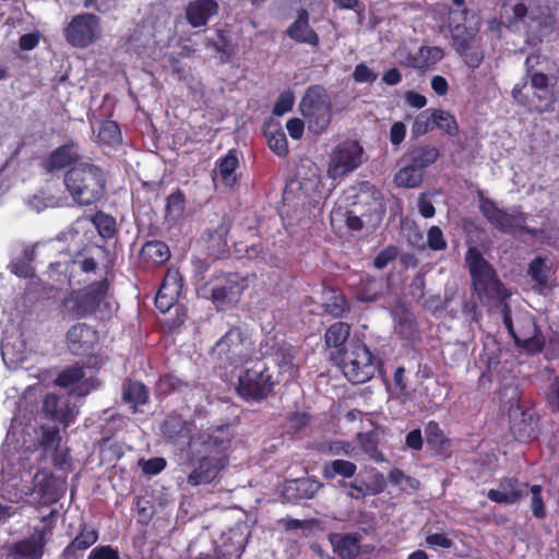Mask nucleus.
<instances>
[{"mask_svg":"<svg viewBox=\"0 0 559 559\" xmlns=\"http://www.w3.org/2000/svg\"><path fill=\"white\" fill-rule=\"evenodd\" d=\"M273 388L271 376L263 361L257 360L239 376L237 391L247 401L264 399Z\"/></svg>","mask_w":559,"mask_h":559,"instance_id":"11","label":"nucleus"},{"mask_svg":"<svg viewBox=\"0 0 559 559\" xmlns=\"http://www.w3.org/2000/svg\"><path fill=\"white\" fill-rule=\"evenodd\" d=\"M64 35L72 46L87 47L102 35L99 19L92 13L78 14L66 27Z\"/></svg>","mask_w":559,"mask_h":559,"instance_id":"12","label":"nucleus"},{"mask_svg":"<svg viewBox=\"0 0 559 559\" xmlns=\"http://www.w3.org/2000/svg\"><path fill=\"white\" fill-rule=\"evenodd\" d=\"M547 403L552 412L559 414V376L554 379L549 386Z\"/></svg>","mask_w":559,"mask_h":559,"instance_id":"61","label":"nucleus"},{"mask_svg":"<svg viewBox=\"0 0 559 559\" xmlns=\"http://www.w3.org/2000/svg\"><path fill=\"white\" fill-rule=\"evenodd\" d=\"M439 156V151L435 146H423L409 152L405 158L409 160L414 166L419 168V171L424 174V169L429 165L433 164Z\"/></svg>","mask_w":559,"mask_h":559,"instance_id":"31","label":"nucleus"},{"mask_svg":"<svg viewBox=\"0 0 559 559\" xmlns=\"http://www.w3.org/2000/svg\"><path fill=\"white\" fill-rule=\"evenodd\" d=\"M93 224L95 225L98 234L104 239L111 238L116 233V222L115 218L108 214L103 212H98L93 216Z\"/></svg>","mask_w":559,"mask_h":559,"instance_id":"45","label":"nucleus"},{"mask_svg":"<svg viewBox=\"0 0 559 559\" xmlns=\"http://www.w3.org/2000/svg\"><path fill=\"white\" fill-rule=\"evenodd\" d=\"M349 333V324L345 322H336L328 329L325 333V343L328 346L338 347L347 341Z\"/></svg>","mask_w":559,"mask_h":559,"instance_id":"41","label":"nucleus"},{"mask_svg":"<svg viewBox=\"0 0 559 559\" xmlns=\"http://www.w3.org/2000/svg\"><path fill=\"white\" fill-rule=\"evenodd\" d=\"M295 97L294 93L290 91L283 92L277 98L273 112L276 116H283L286 112L290 111L294 106Z\"/></svg>","mask_w":559,"mask_h":559,"instance_id":"56","label":"nucleus"},{"mask_svg":"<svg viewBox=\"0 0 559 559\" xmlns=\"http://www.w3.org/2000/svg\"><path fill=\"white\" fill-rule=\"evenodd\" d=\"M362 146L356 141L338 143L330 153L326 175L333 180L342 179L365 162Z\"/></svg>","mask_w":559,"mask_h":559,"instance_id":"9","label":"nucleus"},{"mask_svg":"<svg viewBox=\"0 0 559 559\" xmlns=\"http://www.w3.org/2000/svg\"><path fill=\"white\" fill-rule=\"evenodd\" d=\"M503 323L510 335L514 338L518 347L528 354L542 352L545 345V337L537 328L533 317L528 313H521L513 322L510 308L507 304H502Z\"/></svg>","mask_w":559,"mask_h":559,"instance_id":"7","label":"nucleus"},{"mask_svg":"<svg viewBox=\"0 0 559 559\" xmlns=\"http://www.w3.org/2000/svg\"><path fill=\"white\" fill-rule=\"evenodd\" d=\"M427 243L431 250L440 251L447 248L442 230L438 226H431L427 234Z\"/></svg>","mask_w":559,"mask_h":559,"instance_id":"55","label":"nucleus"},{"mask_svg":"<svg viewBox=\"0 0 559 559\" xmlns=\"http://www.w3.org/2000/svg\"><path fill=\"white\" fill-rule=\"evenodd\" d=\"M397 255V250L395 247H388L382 250L374 259L373 264L377 269L385 267L391 261H393Z\"/></svg>","mask_w":559,"mask_h":559,"instance_id":"62","label":"nucleus"},{"mask_svg":"<svg viewBox=\"0 0 559 559\" xmlns=\"http://www.w3.org/2000/svg\"><path fill=\"white\" fill-rule=\"evenodd\" d=\"M122 399L136 411L140 405L146 404L148 392L143 383L128 380L122 386Z\"/></svg>","mask_w":559,"mask_h":559,"instance_id":"29","label":"nucleus"},{"mask_svg":"<svg viewBox=\"0 0 559 559\" xmlns=\"http://www.w3.org/2000/svg\"><path fill=\"white\" fill-rule=\"evenodd\" d=\"M347 310V305L345 298L338 294L333 297L332 302H328L325 305V311L332 314L333 317H341Z\"/></svg>","mask_w":559,"mask_h":559,"instance_id":"58","label":"nucleus"},{"mask_svg":"<svg viewBox=\"0 0 559 559\" xmlns=\"http://www.w3.org/2000/svg\"><path fill=\"white\" fill-rule=\"evenodd\" d=\"M460 56L464 59L465 63L469 68H477L484 58L483 52L478 49V47L475 44H473L472 49H466L465 51L460 53Z\"/></svg>","mask_w":559,"mask_h":559,"instance_id":"60","label":"nucleus"},{"mask_svg":"<svg viewBox=\"0 0 559 559\" xmlns=\"http://www.w3.org/2000/svg\"><path fill=\"white\" fill-rule=\"evenodd\" d=\"M88 559H119V554L110 546H99L90 552Z\"/></svg>","mask_w":559,"mask_h":559,"instance_id":"63","label":"nucleus"},{"mask_svg":"<svg viewBox=\"0 0 559 559\" xmlns=\"http://www.w3.org/2000/svg\"><path fill=\"white\" fill-rule=\"evenodd\" d=\"M69 349L76 355L92 349L96 342V332L85 323H76L67 333Z\"/></svg>","mask_w":559,"mask_h":559,"instance_id":"21","label":"nucleus"},{"mask_svg":"<svg viewBox=\"0 0 559 559\" xmlns=\"http://www.w3.org/2000/svg\"><path fill=\"white\" fill-rule=\"evenodd\" d=\"M227 463L228 457L226 454L212 455L206 453L189 474L188 484L191 486L210 484L226 467Z\"/></svg>","mask_w":559,"mask_h":559,"instance_id":"14","label":"nucleus"},{"mask_svg":"<svg viewBox=\"0 0 559 559\" xmlns=\"http://www.w3.org/2000/svg\"><path fill=\"white\" fill-rule=\"evenodd\" d=\"M359 448L373 461L384 462V455L378 450V438L374 432L358 433Z\"/></svg>","mask_w":559,"mask_h":559,"instance_id":"36","label":"nucleus"},{"mask_svg":"<svg viewBox=\"0 0 559 559\" xmlns=\"http://www.w3.org/2000/svg\"><path fill=\"white\" fill-rule=\"evenodd\" d=\"M97 136L100 142L107 145L117 144L121 139L119 126L112 120H106L99 126Z\"/></svg>","mask_w":559,"mask_h":559,"instance_id":"44","label":"nucleus"},{"mask_svg":"<svg viewBox=\"0 0 559 559\" xmlns=\"http://www.w3.org/2000/svg\"><path fill=\"white\" fill-rule=\"evenodd\" d=\"M81 155L76 143L61 145L53 150L45 160V169L49 173L61 170L69 166H74Z\"/></svg>","mask_w":559,"mask_h":559,"instance_id":"22","label":"nucleus"},{"mask_svg":"<svg viewBox=\"0 0 559 559\" xmlns=\"http://www.w3.org/2000/svg\"><path fill=\"white\" fill-rule=\"evenodd\" d=\"M50 534L49 527L35 530L28 538L13 544L9 555L13 559H40L46 545V536Z\"/></svg>","mask_w":559,"mask_h":559,"instance_id":"16","label":"nucleus"},{"mask_svg":"<svg viewBox=\"0 0 559 559\" xmlns=\"http://www.w3.org/2000/svg\"><path fill=\"white\" fill-rule=\"evenodd\" d=\"M115 310V301L109 294L106 278L90 284L81 289L69 293L61 301L60 313L63 319L74 320L99 313L110 316Z\"/></svg>","mask_w":559,"mask_h":559,"instance_id":"1","label":"nucleus"},{"mask_svg":"<svg viewBox=\"0 0 559 559\" xmlns=\"http://www.w3.org/2000/svg\"><path fill=\"white\" fill-rule=\"evenodd\" d=\"M296 349L293 346L282 347L278 352V365L283 372L288 373V379L293 377L295 371V356Z\"/></svg>","mask_w":559,"mask_h":559,"instance_id":"53","label":"nucleus"},{"mask_svg":"<svg viewBox=\"0 0 559 559\" xmlns=\"http://www.w3.org/2000/svg\"><path fill=\"white\" fill-rule=\"evenodd\" d=\"M437 117V109H426L421 111L414 120L412 126V133L414 136H420L435 128V120Z\"/></svg>","mask_w":559,"mask_h":559,"instance_id":"37","label":"nucleus"},{"mask_svg":"<svg viewBox=\"0 0 559 559\" xmlns=\"http://www.w3.org/2000/svg\"><path fill=\"white\" fill-rule=\"evenodd\" d=\"M542 491L543 488L539 485L528 486V492H531V510L533 515L538 520H543L547 515Z\"/></svg>","mask_w":559,"mask_h":559,"instance_id":"48","label":"nucleus"},{"mask_svg":"<svg viewBox=\"0 0 559 559\" xmlns=\"http://www.w3.org/2000/svg\"><path fill=\"white\" fill-rule=\"evenodd\" d=\"M181 278L178 272L169 271L164 278L157 296H166L169 299L177 300L181 293Z\"/></svg>","mask_w":559,"mask_h":559,"instance_id":"42","label":"nucleus"},{"mask_svg":"<svg viewBox=\"0 0 559 559\" xmlns=\"http://www.w3.org/2000/svg\"><path fill=\"white\" fill-rule=\"evenodd\" d=\"M357 471V465L350 461L336 459L328 461L322 466V476L332 480L337 476L343 478H352Z\"/></svg>","mask_w":559,"mask_h":559,"instance_id":"28","label":"nucleus"},{"mask_svg":"<svg viewBox=\"0 0 559 559\" xmlns=\"http://www.w3.org/2000/svg\"><path fill=\"white\" fill-rule=\"evenodd\" d=\"M53 479L47 472H38L34 477L33 490L47 501L56 500L57 495L52 490Z\"/></svg>","mask_w":559,"mask_h":559,"instance_id":"40","label":"nucleus"},{"mask_svg":"<svg viewBox=\"0 0 559 559\" xmlns=\"http://www.w3.org/2000/svg\"><path fill=\"white\" fill-rule=\"evenodd\" d=\"M255 352L250 334L231 328L213 346L212 358L224 369H236L248 362Z\"/></svg>","mask_w":559,"mask_h":559,"instance_id":"3","label":"nucleus"},{"mask_svg":"<svg viewBox=\"0 0 559 559\" xmlns=\"http://www.w3.org/2000/svg\"><path fill=\"white\" fill-rule=\"evenodd\" d=\"M105 182L103 170L90 163H79L68 169L63 176L66 190L81 206L99 201L105 193Z\"/></svg>","mask_w":559,"mask_h":559,"instance_id":"2","label":"nucleus"},{"mask_svg":"<svg viewBox=\"0 0 559 559\" xmlns=\"http://www.w3.org/2000/svg\"><path fill=\"white\" fill-rule=\"evenodd\" d=\"M435 128L442 130L450 136H455L459 133V126L454 116L441 109H437Z\"/></svg>","mask_w":559,"mask_h":559,"instance_id":"47","label":"nucleus"},{"mask_svg":"<svg viewBox=\"0 0 559 559\" xmlns=\"http://www.w3.org/2000/svg\"><path fill=\"white\" fill-rule=\"evenodd\" d=\"M247 281L238 274H227L212 282L211 298L219 310L226 309L239 300Z\"/></svg>","mask_w":559,"mask_h":559,"instance_id":"13","label":"nucleus"},{"mask_svg":"<svg viewBox=\"0 0 559 559\" xmlns=\"http://www.w3.org/2000/svg\"><path fill=\"white\" fill-rule=\"evenodd\" d=\"M341 368L343 374L355 384L367 382L376 372L372 355L364 344L353 345L345 352Z\"/></svg>","mask_w":559,"mask_h":559,"instance_id":"10","label":"nucleus"},{"mask_svg":"<svg viewBox=\"0 0 559 559\" xmlns=\"http://www.w3.org/2000/svg\"><path fill=\"white\" fill-rule=\"evenodd\" d=\"M473 44H475L474 35L469 34L464 27H455L452 35V45L457 53L472 49Z\"/></svg>","mask_w":559,"mask_h":559,"instance_id":"50","label":"nucleus"},{"mask_svg":"<svg viewBox=\"0 0 559 559\" xmlns=\"http://www.w3.org/2000/svg\"><path fill=\"white\" fill-rule=\"evenodd\" d=\"M269 147L278 156H286L288 153L287 139L278 126H270L265 130Z\"/></svg>","mask_w":559,"mask_h":559,"instance_id":"35","label":"nucleus"},{"mask_svg":"<svg viewBox=\"0 0 559 559\" xmlns=\"http://www.w3.org/2000/svg\"><path fill=\"white\" fill-rule=\"evenodd\" d=\"M347 489V496L353 499H362L368 495H377L383 491L385 487V479L383 474L376 473L373 475L372 485L368 484L365 480H355L350 483H345L343 485Z\"/></svg>","mask_w":559,"mask_h":559,"instance_id":"26","label":"nucleus"},{"mask_svg":"<svg viewBox=\"0 0 559 559\" xmlns=\"http://www.w3.org/2000/svg\"><path fill=\"white\" fill-rule=\"evenodd\" d=\"M479 210L490 225L509 235H521L523 233L536 236L537 230L526 226V214L520 207L511 212L497 206V204L483 195L479 197Z\"/></svg>","mask_w":559,"mask_h":559,"instance_id":"8","label":"nucleus"},{"mask_svg":"<svg viewBox=\"0 0 559 559\" xmlns=\"http://www.w3.org/2000/svg\"><path fill=\"white\" fill-rule=\"evenodd\" d=\"M443 56V49L440 47H420L413 57L412 66L417 69H426L439 62Z\"/></svg>","mask_w":559,"mask_h":559,"instance_id":"33","label":"nucleus"},{"mask_svg":"<svg viewBox=\"0 0 559 559\" xmlns=\"http://www.w3.org/2000/svg\"><path fill=\"white\" fill-rule=\"evenodd\" d=\"M551 78L543 72H533L530 78V90L532 94L528 95L527 84L515 85L512 90V96L516 103L527 107L531 111L538 114L550 112L556 103V95L552 91L554 84Z\"/></svg>","mask_w":559,"mask_h":559,"instance_id":"5","label":"nucleus"},{"mask_svg":"<svg viewBox=\"0 0 559 559\" xmlns=\"http://www.w3.org/2000/svg\"><path fill=\"white\" fill-rule=\"evenodd\" d=\"M511 432L521 442H528L536 436L537 420L531 411H521L519 407L510 409Z\"/></svg>","mask_w":559,"mask_h":559,"instance_id":"20","label":"nucleus"},{"mask_svg":"<svg viewBox=\"0 0 559 559\" xmlns=\"http://www.w3.org/2000/svg\"><path fill=\"white\" fill-rule=\"evenodd\" d=\"M528 495V484L519 481L514 477L503 478L497 488L489 489V500L500 504H514Z\"/></svg>","mask_w":559,"mask_h":559,"instance_id":"15","label":"nucleus"},{"mask_svg":"<svg viewBox=\"0 0 559 559\" xmlns=\"http://www.w3.org/2000/svg\"><path fill=\"white\" fill-rule=\"evenodd\" d=\"M425 436L427 443L432 448H440L445 442V436L436 421H429L425 427Z\"/></svg>","mask_w":559,"mask_h":559,"instance_id":"54","label":"nucleus"},{"mask_svg":"<svg viewBox=\"0 0 559 559\" xmlns=\"http://www.w3.org/2000/svg\"><path fill=\"white\" fill-rule=\"evenodd\" d=\"M84 377L82 367L72 366L64 369L55 380V383L61 388H69L80 382Z\"/></svg>","mask_w":559,"mask_h":559,"instance_id":"49","label":"nucleus"},{"mask_svg":"<svg viewBox=\"0 0 559 559\" xmlns=\"http://www.w3.org/2000/svg\"><path fill=\"white\" fill-rule=\"evenodd\" d=\"M385 288L383 280L366 278L361 282V287L358 293V299L361 301H374L382 295Z\"/></svg>","mask_w":559,"mask_h":559,"instance_id":"38","label":"nucleus"},{"mask_svg":"<svg viewBox=\"0 0 559 559\" xmlns=\"http://www.w3.org/2000/svg\"><path fill=\"white\" fill-rule=\"evenodd\" d=\"M322 487L321 481L311 477L293 480L289 486L296 490L299 499H311Z\"/></svg>","mask_w":559,"mask_h":559,"instance_id":"39","label":"nucleus"},{"mask_svg":"<svg viewBox=\"0 0 559 559\" xmlns=\"http://www.w3.org/2000/svg\"><path fill=\"white\" fill-rule=\"evenodd\" d=\"M140 465L145 474L156 475L165 468L166 461L163 457H155L140 461Z\"/></svg>","mask_w":559,"mask_h":559,"instance_id":"59","label":"nucleus"},{"mask_svg":"<svg viewBox=\"0 0 559 559\" xmlns=\"http://www.w3.org/2000/svg\"><path fill=\"white\" fill-rule=\"evenodd\" d=\"M323 452L334 456L355 457L357 455L356 447L349 441L332 440L326 442Z\"/></svg>","mask_w":559,"mask_h":559,"instance_id":"46","label":"nucleus"},{"mask_svg":"<svg viewBox=\"0 0 559 559\" xmlns=\"http://www.w3.org/2000/svg\"><path fill=\"white\" fill-rule=\"evenodd\" d=\"M465 260L474 289L483 302L493 300L501 302L508 297L507 289L499 281L496 271L476 248L467 250Z\"/></svg>","mask_w":559,"mask_h":559,"instance_id":"4","label":"nucleus"},{"mask_svg":"<svg viewBox=\"0 0 559 559\" xmlns=\"http://www.w3.org/2000/svg\"><path fill=\"white\" fill-rule=\"evenodd\" d=\"M218 12L215 0H193L186 7V19L192 27H201Z\"/></svg>","mask_w":559,"mask_h":559,"instance_id":"23","label":"nucleus"},{"mask_svg":"<svg viewBox=\"0 0 559 559\" xmlns=\"http://www.w3.org/2000/svg\"><path fill=\"white\" fill-rule=\"evenodd\" d=\"M61 437L57 428L41 427L39 445L46 451H55L59 447Z\"/></svg>","mask_w":559,"mask_h":559,"instance_id":"52","label":"nucleus"},{"mask_svg":"<svg viewBox=\"0 0 559 559\" xmlns=\"http://www.w3.org/2000/svg\"><path fill=\"white\" fill-rule=\"evenodd\" d=\"M426 543L432 548H450L452 540L443 533H435L426 537Z\"/></svg>","mask_w":559,"mask_h":559,"instance_id":"64","label":"nucleus"},{"mask_svg":"<svg viewBox=\"0 0 559 559\" xmlns=\"http://www.w3.org/2000/svg\"><path fill=\"white\" fill-rule=\"evenodd\" d=\"M141 254L155 264L164 263L170 257L167 245L162 241H147L142 247Z\"/></svg>","mask_w":559,"mask_h":559,"instance_id":"34","label":"nucleus"},{"mask_svg":"<svg viewBox=\"0 0 559 559\" xmlns=\"http://www.w3.org/2000/svg\"><path fill=\"white\" fill-rule=\"evenodd\" d=\"M194 423L185 420L179 415L168 416L163 424L164 435L174 443L195 445Z\"/></svg>","mask_w":559,"mask_h":559,"instance_id":"19","label":"nucleus"},{"mask_svg":"<svg viewBox=\"0 0 559 559\" xmlns=\"http://www.w3.org/2000/svg\"><path fill=\"white\" fill-rule=\"evenodd\" d=\"M43 411L45 415L59 421L64 427L72 424L79 414L76 406L71 405L68 397L49 393L44 399Z\"/></svg>","mask_w":559,"mask_h":559,"instance_id":"17","label":"nucleus"},{"mask_svg":"<svg viewBox=\"0 0 559 559\" xmlns=\"http://www.w3.org/2000/svg\"><path fill=\"white\" fill-rule=\"evenodd\" d=\"M528 274L539 286H545L548 281L549 269L543 258L534 259L528 267Z\"/></svg>","mask_w":559,"mask_h":559,"instance_id":"51","label":"nucleus"},{"mask_svg":"<svg viewBox=\"0 0 559 559\" xmlns=\"http://www.w3.org/2000/svg\"><path fill=\"white\" fill-rule=\"evenodd\" d=\"M378 74L365 63H359L355 67L353 79L357 83H373Z\"/></svg>","mask_w":559,"mask_h":559,"instance_id":"57","label":"nucleus"},{"mask_svg":"<svg viewBox=\"0 0 559 559\" xmlns=\"http://www.w3.org/2000/svg\"><path fill=\"white\" fill-rule=\"evenodd\" d=\"M237 167L238 158L234 152L229 151L218 160L216 176L225 186L231 187L236 182L235 170Z\"/></svg>","mask_w":559,"mask_h":559,"instance_id":"32","label":"nucleus"},{"mask_svg":"<svg viewBox=\"0 0 559 559\" xmlns=\"http://www.w3.org/2000/svg\"><path fill=\"white\" fill-rule=\"evenodd\" d=\"M233 437L234 432L230 426H219L210 432L197 435L195 444L202 445L205 453L212 455L225 454Z\"/></svg>","mask_w":559,"mask_h":559,"instance_id":"18","label":"nucleus"},{"mask_svg":"<svg viewBox=\"0 0 559 559\" xmlns=\"http://www.w3.org/2000/svg\"><path fill=\"white\" fill-rule=\"evenodd\" d=\"M334 552L342 559H355L360 554V539L353 534H335L331 537Z\"/></svg>","mask_w":559,"mask_h":559,"instance_id":"27","label":"nucleus"},{"mask_svg":"<svg viewBox=\"0 0 559 559\" xmlns=\"http://www.w3.org/2000/svg\"><path fill=\"white\" fill-rule=\"evenodd\" d=\"M404 165L395 174L394 181L399 187L416 188L423 182L424 174L409 160L404 158Z\"/></svg>","mask_w":559,"mask_h":559,"instance_id":"30","label":"nucleus"},{"mask_svg":"<svg viewBox=\"0 0 559 559\" xmlns=\"http://www.w3.org/2000/svg\"><path fill=\"white\" fill-rule=\"evenodd\" d=\"M34 251L26 248L23 250V255L9 265L10 271L20 277H31L34 274L33 266L31 264Z\"/></svg>","mask_w":559,"mask_h":559,"instance_id":"43","label":"nucleus"},{"mask_svg":"<svg viewBox=\"0 0 559 559\" xmlns=\"http://www.w3.org/2000/svg\"><path fill=\"white\" fill-rule=\"evenodd\" d=\"M287 35L295 41L318 46L319 36L309 25V14L300 10L296 21L287 28Z\"/></svg>","mask_w":559,"mask_h":559,"instance_id":"24","label":"nucleus"},{"mask_svg":"<svg viewBox=\"0 0 559 559\" xmlns=\"http://www.w3.org/2000/svg\"><path fill=\"white\" fill-rule=\"evenodd\" d=\"M299 110L311 133L324 132L332 120V103L326 90L321 85L308 87L300 100Z\"/></svg>","mask_w":559,"mask_h":559,"instance_id":"6","label":"nucleus"},{"mask_svg":"<svg viewBox=\"0 0 559 559\" xmlns=\"http://www.w3.org/2000/svg\"><path fill=\"white\" fill-rule=\"evenodd\" d=\"M98 539V533L91 527H83L79 535L63 549V559H79L82 552L94 545Z\"/></svg>","mask_w":559,"mask_h":559,"instance_id":"25","label":"nucleus"}]
</instances>
